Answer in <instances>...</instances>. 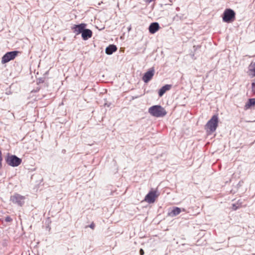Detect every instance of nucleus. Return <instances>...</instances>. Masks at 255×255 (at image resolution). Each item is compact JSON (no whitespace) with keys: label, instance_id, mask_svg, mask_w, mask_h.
Here are the masks:
<instances>
[{"label":"nucleus","instance_id":"f257e3e1","mask_svg":"<svg viewBox=\"0 0 255 255\" xmlns=\"http://www.w3.org/2000/svg\"><path fill=\"white\" fill-rule=\"evenodd\" d=\"M219 118L217 115H214L207 123L205 128L210 134L214 132L218 126Z\"/></svg>","mask_w":255,"mask_h":255},{"label":"nucleus","instance_id":"f03ea898","mask_svg":"<svg viewBox=\"0 0 255 255\" xmlns=\"http://www.w3.org/2000/svg\"><path fill=\"white\" fill-rule=\"evenodd\" d=\"M148 113L155 117H163L167 114L164 108L160 105H154L148 109Z\"/></svg>","mask_w":255,"mask_h":255},{"label":"nucleus","instance_id":"7ed1b4c3","mask_svg":"<svg viewBox=\"0 0 255 255\" xmlns=\"http://www.w3.org/2000/svg\"><path fill=\"white\" fill-rule=\"evenodd\" d=\"M236 18L235 12L231 8H227L223 13V21L227 23L233 22Z\"/></svg>","mask_w":255,"mask_h":255},{"label":"nucleus","instance_id":"20e7f679","mask_svg":"<svg viewBox=\"0 0 255 255\" xmlns=\"http://www.w3.org/2000/svg\"><path fill=\"white\" fill-rule=\"evenodd\" d=\"M5 160L6 163L12 167L18 166L22 162L21 158L15 155H11L9 153L7 154Z\"/></svg>","mask_w":255,"mask_h":255},{"label":"nucleus","instance_id":"39448f33","mask_svg":"<svg viewBox=\"0 0 255 255\" xmlns=\"http://www.w3.org/2000/svg\"><path fill=\"white\" fill-rule=\"evenodd\" d=\"M18 53V51H12L6 52L2 57L1 63L4 64L14 59Z\"/></svg>","mask_w":255,"mask_h":255},{"label":"nucleus","instance_id":"423d86ee","mask_svg":"<svg viewBox=\"0 0 255 255\" xmlns=\"http://www.w3.org/2000/svg\"><path fill=\"white\" fill-rule=\"evenodd\" d=\"M24 200L25 197L18 193H14L10 197V201L19 206H22L24 204Z\"/></svg>","mask_w":255,"mask_h":255},{"label":"nucleus","instance_id":"0eeeda50","mask_svg":"<svg viewBox=\"0 0 255 255\" xmlns=\"http://www.w3.org/2000/svg\"><path fill=\"white\" fill-rule=\"evenodd\" d=\"M154 73L155 70L154 67L150 68L145 72L142 77V80L144 82L147 83L150 81L154 76Z\"/></svg>","mask_w":255,"mask_h":255},{"label":"nucleus","instance_id":"6e6552de","mask_svg":"<svg viewBox=\"0 0 255 255\" xmlns=\"http://www.w3.org/2000/svg\"><path fill=\"white\" fill-rule=\"evenodd\" d=\"M158 196V194H156V191H151L145 196L144 200L148 203H153Z\"/></svg>","mask_w":255,"mask_h":255},{"label":"nucleus","instance_id":"1a4fd4ad","mask_svg":"<svg viewBox=\"0 0 255 255\" xmlns=\"http://www.w3.org/2000/svg\"><path fill=\"white\" fill-rule=\"evenodd\" d=\"M86 26V24L85 23L75 24L72 28V29L73 30L74 33H76V35H78L82 33Z\"/></svg>","mask_w":255,"mask_h":255},{"label":"nucleus","instance_id":"9d476101","mask_svg":"<svg viewBox=\"0 0 255 255\" xmlns=\"http://www.w3.org/2000/svg\"><path fill=\"white\" fill-rule=\"evenodd\" d=\"M159 28L160 26L158 23L155 22L150 24L148 30L150 33L154 34L159 30Z\"/></svg>","mask_w":255,"mask_h":255},{"label":"nucleus","instance_id":"9b49d317","mask_svg":"<svg viewBox=\"0 0 255 255\" xmlns=\"http://www.w3.org/2000/svg\"><path fill=\"white\" fill-rule=\"evenodd\" d=\"M81 34L82 39L84 40H86L92 37V31L89 29H86L85 28Z\"/></svg>","mask_w":255,"mask_h":255},{"label":"nucleus","instance_id":"f8f14e48","mask_svg":"<svg viewBox=\"0 0 255 255\" xmlns=\"http://www.w3.org/2000/svg\"><path fill=\"white\" fill-rule=\"evenodd\" d=\"M248 73L251 78L255 77V62H252L249 65Z\"/></svg>","mask_w":255,"mask_h":255},{"label":"nucleus","instance_id":"ddd939ff","mask_svg":"<svg viewBox=\"0 0 255 255\" xmlns=\"http://www.w3.org/2000/svg\"><path fill=\"white\" fill-rule=\"evenodd\" d=\"M172 87L171 85L166 84L162 87L158 91V95L160 97H162L164 93L169 90Z\"/></svg>","mask_w":255,"mask_h":255},{"label":"nucleus","instance_id":"4468645a","mask_svg":"<svg viewBox=\"0 0 255 255\" xmlns=\"http://www.w3.org/2000/svg\"><path fill=\"white\" fill-rule=\"evenodd\" d=\"M117 50V47L115 45L111 44L106 48L105 52L108 55H111Z\"/></svg>","mask_w":255,"mask_h":255},{"label":"nucleus","instance_id":"2eb2a0df","mask_svg":"<svg viewBox=\"0 0 255 255\" xmlns=\"http://www.w3.org/2000/svg\"><path fill=\"white\" fill-rule=\"evenodd\" d=\"M181 212V210L180 208L174 207L170 212H168V215L170 217H174L179 215Z\"/></svg>","mask_w":255,"mask_h":255},{"label":"nucleus","instance_id":"dca6fc26","mask_svg":"<svg viewBox=\"0 0 255 255\" xmlns=\"http://www.w3.org/2000/svg\"><path fill=\"white\" fill-rule=\"evenodd\" d=\"M255 105V98H251L248 100V101L246 104L245 108L246 109H249L252 106Z\"/></svg>","mask_w":255,"mask_h":255},{"label":"nucleus","instance_id":"f3484780","mask_svg":"<svg viewBox=\"0 0 255 255\" xmlns=\"http://www.w3.org/2000/svg\"><path fill=\"white\" fill-rule=\"evenodd\" d=\"M12 221V218L10 216H6L5 218V221L6 222H10Z\"/></svg>","mask_w":255,"mask_h":255},{"label":"nucleus","instance_id":"a211bd4d","mask_svg":"<svg viewBox=\"0 0 255 255\" xmlns=\"http://www.w3.org/2000/svg\"><path fill=\"white\" fill-rule=\"evenodd\" d=\"M90 228H91L92 229H94L95 228V224L92 222L89 226Z\"/></svg>","mask_w":255,"mask_h":255},{"label":"nucleus","instance_id":"6ab92c4d","mask_svg":"<svg viewBox=\"0 0 255 255\" xmlns=\"http://www.w3.org/2000/svg\"><path fill=\"white\" fill-rule=\"evenodd\" d=\"M139 254H140V255H143L144 254V251L143 249H140V250H139Z\"/></svg>","mask_w":255,"mask_h":255},{"label":"nucleus","instance_id":"aec40b11","mask_svg":"<svg viewBox=\"0 0 255 255\" xmlns=\"http://www.w3.org/2000/svg\"><path fill=\"white\" fill-rule=\"evenodd\" d=\"M233 209L234 210H237V207L236 206L235 204H233Z\"/></svg>","mask_w":255,"mask_h":255},{"label":"nucleus","instance_id":"412c9836","mask_svg":"<svg viewBox=\"0 0 255 255\" xmlns=\"http://www.w3.org/2000/svg\"><path fill=\"white\" fill-rule=\"evenodd\" d=\"M252 88H254L255 87V83H252Z\"/></svg>","mask_w":255,"mask_h":255},{"label":"nucleus","instance_id":"4be33fe9","mask_svg":"<svg viewBox=\"0 0 255 255\" xmlns=\"http://www.w3.org/2000/svg\"><path fill=\"white\" fill-rule=\"evenodd\" d=\"M179 9V7H177V8H176V9H177V10H178Z\"/></svg>","mask_w":255,"mask_h":255}]
</instances>
